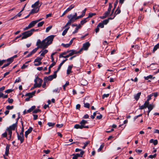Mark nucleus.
Wrapping results in <instances>:
<instances>
[{"mask_svg": "<svg viewBox=\"0 0 159 159\" xmlns=\"http://www.w3.org/2000/svg\"><path fill=\"white\" fill-rule=\"evenodd\" d=\"M54 36V35L49 36L42 42L40 39H38L36 44L37 47L30 52L31 54L32 55L39 48L43 49L47 48L49 45L52 43Z\"/></svg>", "mask_w": 159, "mask_h": 159, "instance_id": "obj_1", "label": "nucleus"}, {"mask_svg": "<svg viewBox=\"0 0 159 159\" xmlns=\"http://www.w3.org/2000/svg\"><path fill=\"white\" fill-rule=\"evenodd\" d=\"M77 16V13L75 12L73 15L71 14L67 16V18L69 19V20L65 25L63 27V28L64 29L65 28H66L67 25L70 26L71 23L74 22L76 20V16Z\"/></svg>", "mask_w": 159, "mask_h": 159, "instance_id": "obj_2", "label": "nucleus"}, {"mask_svg": "<svg viewBox=\"0 0 159 159\" xmlns=\"http://www.w3.org/2000/svg\"><path fill=\"white\" fill-rule=\"evenodd\" d=\"M88 123L87 121L84 120H82L80 122V125L76 124L74 125V128L76 129H82L84 128H89L88 126H85L86 124Z\"/></svg>", "mask_w": 159, "mask_h": 159, "instance_id": "obj_3", "label": "nucleus"}, {"mask_svg": "<svg viewBox=\"0 0 159 159\" xmlns=\"http://www.w3.org/2000/svg\"><path fill=\"white\" fill-rule=\"evenodd\" d=\"M35 30V29H32L29 31H25L22 33V35L23 36L21 38V40L25 39L31 36Z\"/></svg>", "mask_w": 159, "mask_h": 159, "instance_id": "obj_4", "label": "nucleus"}, {"mask_svg": "<svg viewBox=\"0 0 159 159\" xmlns=\"http://www.w3.org/2000/svg\"><path fill=\"white\" fill-rule=\"evenodd\" d=\"M43 81V80L42 79L37 77H36L34 80L35 83L34 85L33 88L37 87L39 88L40 87Z\"/></svg>", "mask_w": 159, "mask_h": 159, "instance_id": "obj_5", "label": "nucleus"}, {"mask_svg": "<svg viewBox=\"0 0 159 159\" xmlns=\"http://www.w3.org/2000/svg\"><path fill=\"white\" fill-rule=\"evenodd\" d=\"M57 72L55 71L53 75L45 77L44 79V81H51L53 79L56 78L57 77Z\"/></svg>", "mask_w": 159, "mask_h": 159, "instance_id": "obj_6", "label": "nucleus"}, {"mask_svg": "<svg viewBox=\"0 0 159 159\" xmlns=\"http://www.w3.org/2000/svg\"><path fill=\"white\" fill-rule=\"evenodd\" d=\"M42 58L38 57L35 59L34 61V65L35 66H38L42 64L41 61Z\"/></svg>", "mask_w": 159, "mask_h": 159, "instance_id": "obj_7", "label": "nucleus"}, {"mask_svg": "<svg viewBox=\"0 0 159 159\" xmlns=\"http://www.w3.org/2000/svg\"><path fill=\"white\" fill-rule=\"evenodd\" d=\"M81 50H80L78 52H77L76 51L74 50H68V51L69 52L68 53H69L68 54V55L69 56V57L71 56H72L73 55L75 54H76L80 52L81 51Z\"/></svg>", "mask_w": 159, "mask_h": 159, "instance_id": "obj_8", "label": "nucleus"}, {"mask_svg": "<svg viewBox=\"0 0 159 159\" xmlns=\"http://www.w3.org/2000/svg\"><path fill=\"white\" fill-rule=\"evenodd\" d=\"M12 58H10L8 59L7 61L8 62L7 64H4L2 67V68L3 69V68L7 66H9L12 62Z\"/></svg>", "mask_w": 159, "mask_h": 159, "instance_id": "obj_9", "label": "nucleus"}, {"mask_svg": "<svg viewBox=\"0 0 159 159\" xmlns=\"http://www.w3.org/2000/svg\"><path fill=\"white\" fill-rule=\"evenodd\" d=\"M90 43L89 42H87L84 43L83 45L82 48L80 50H82V49H83L85 50H88V48L90 46Z\"/></svg>", "mask_w": 159, "mask_h": 159, "instance_id": "obj_10", "label": "nucleus"}, {"mask_svg": "<svg viewBox=\"0 0 159 159\" xmlns=\"http://www.w3.org/2000/svg\"><path fill=\"white\" fill-rule=\"evenodd\" d=\"M17 135V138L18 140H20V143H22L24 142V136L19 135L18 133L16 132Z\"/></svg>", "mask_w": 159, "mask_h": 159, "instance_id": "obj_11", "label": "nucleus"}, {"mask_svg": "<svg viewBox=\"0 0 159 159\" xmlns=\"http://www.w3.org/2000/svg\"><path fill=\"white\" fill-rule=\"evenodd\" d=\"M39 1H38L36 2L34 4L32 5L31 7L32 8L39 7V9L40 7L42 5V3L40 4L39 6Z\"/></svg>", "mask_w": 159, "mask_h": 159, "instance_id": "obj_12", "label": "nucleus"}, {"mask_svg": "<svg viewBox=\"0 0 159 159\" xmlns=\"http://www.w3.org/2000/svg\"><path fill=\"white\" fill-rule=\"evenodd\" d=\"M33 128L31 127H29V129L28 130L25 132V136L26 138H27L28 135L32 131Z\"/></svg>", "mask_w": 159, "mask_h": 159, "instance_id": "obj_13", "label": "nucleus"}, {"mask_svg": "<svg viewBox=\"0 0 159 159\" xmlns=\"http://www.w3.org/2000/svg\"><path fill=\"white\" fill-rule=\"evenodd\" d=\"M39 7L34 8L33 9L31 10L30 14H33L38 12L39 10Z\"/></svg>", "mask_w": 159, "mask_h": 159, "instance_id": "obj_14", "label": "nucleus"}, {"mask_svg": "<svg viewBox=\"0 0 159 159\" xmlns=\"http://www.w3.org/2000/svg\"><path fill=\"white\" fill-rule=\"evenodd\" d=\"M35 93V91H33L31 93H29L26 94L25 95V96L28 97L30 98H31L33 97V96L34 95Z\"/></svg>", "mask_w": 159, "mask_h": 159, "instance_id": "obj_15", "label": "nucleus"}, {"mask_svg": "<svg viewBox=\"0 0 159 159\" xmlns=\"http://www.w3.org/2000/svg\"><path fill=\"white\" fill-rule=\"evenodd\" d=\"M115 17V16H114L113 18L110 17L107 19L103 21L102 23L104 25H106L108 23L110 20H112Z\"/></svg>", "mask_w": 159, "mask_h": 159, "instance_id": "obj_16", "label": "nucleus"}, {"mask_svg": "<svg viewBox=\"0 0 159 159\" xmlns=\"http://www.w3.org/2000/svg\"><path fill=\"white\" fill-rule=\"evenodd\" d=\"M48 52V51L47 49L41 50L39 53H41L40 56L42 57H44V55L47 53Z\"/></svg>", "mask_w": 159, "mask_h": 159, "instance_id": "obj_17", "label": "nucleus"}, {"mask_svg": "<svg viewBox=\"0 0 159 159\" xmlns=\"http://www.w3.org/2000/svg\"><path fill=\"white\" fill-rule=\"evenodd\" d=\"M56 64L55 62H52L49 67V72H46L45 74H49L51 72V68H52L53 66L55 65Z\"/></svg>", "mask_w": 159, "mask_h": 159, "instance_id": "obj_18", "label": "nucleus"}, {"mask_svg": "<svg viewBox=\"0 0 159 159\" xmlns=\"http://www.w3.org/2000/svg\"><path fill=\"white\" fill-rule=\"evenodd\" d=\"M17 121H16V123L13 124L11 126H10L9 128H8L7 129H9L11 130H15L16 127L17 126Z\"/></svg>", "mask_w": 159, "mask_h": 159, "instance_id": "obj_19", "label": "nucleus"}, {"mask_svg": "<svg viewBox=\"0 0 159 159\" xmlns=\"http://www.w3.org/2000/svg\"><path fill=\"white\" fill-rule=\"evenodd\" d=\"M73 67V65H70L68 67L67 70V75H69L70 73L72 72L71 70Z\"/></svg>", "mask_w": 159, "mask_h": 159, "instance_id": "obj_20", "label": "nucleus"}, {"mask_svg": "<svg viewBox=\"0 0 159 159\" xmlns=\"http://www.w3.org/2000/svg\"><path fill=\"white\" fill-rule=\"evenodd\" d=\"M70 26L67 25L66 28H66V29L63 31L62 35V36H64L67 33L68 30L70 28Z\"/></svg>", "mask_w": 159, "mask_h": 159, "instance_id": "obj_21", "label": "nucleus"}, {"mask_svg": "<svg viewBox=\"0 0 159 159\" xmlns=\"http://www.w3.org/2000/svg\"><path fill=\"white\" fill-rule=\"evenodd\" d=\"M10 148V146L8 145H7L6 148V151L5 152V155L6 156H8L9 152V150Z\"/></svg>", "mask_w": 159, "mask_h": 159, "instance_id": "obj_22", "label": "nucleus"}, {"mask_svg": "<svg viewBox=\"0 0 159 159\" xmlns=\"http://www.w3.org/2000/svg\"><path fill=\"white\" fill-rule=\"evenodd\" d=\"M149 142L150 143H153L154 145H157L158 143V141L157 140H154L153 139H151L150 140Z\"/></svg>", "mask_w": 159, "mask_h": 159, "instance_id": "obj_23", "label": "nucleus"}, {"mask_svg": "<svg viewBox=\"0 0 159 159\" xmlns=\"http://www.w3.org/2000/svg\"><path fill=\"white\" fill-rule=\"evenodd\" d=\"M81 27V25L79 24L78 26H77V27H76L75 30L72 32V34H74L75 33H77L78 32L79 29Z\"/></svg>", "mask_w": 159, "mask_h": 159, "instance_id": "obj_24", "label": "nucleus"}, {"mask_svg": "<svg viewBox=\"0 0 159 159\" xmlns=\"http://www.w3.org/2000/svg\"><path fill=\"white\" fill-rule=\"evenodd\" d=\"M141 94V92H139L134 96V99L137 101L138 100Z\"/></svg>", "mask_w": 159, "mask_h": 159, "instance_id": "obj_25", "label": "nucleus"}, {"mask_svg": "<svg viewBox=\"0 0 159 159\" xmlns=\"http://www.w3.org/2000/svg\"><path fill=\"white\" fill-rule=\"evenodd\" d=\"M37 23L36 20L33 21L30 23L29 25L30 26V27L31 28L34 26Z\"/></svg>", "mask_w": 159, "mask_h": 159, "instance_id": "obj_26", "label": "nucleus"}, {"mask_svg": "<svg viewBox=\"0 0 159 159\" xmlns=\"http://www.w3.org/2000/svg\"><path fill=\"white\" fill-rule=\"evenodd\" d=\"M155 78V77H153V76L152 75H150L148 76H144V78L145 80H148L149 79H154Z\"/></svg>", "mask_w": 159, "mask_h": 159, "instance_id": "obj_27", "label": "nucleus"}, {"mask_svg": "<svg viewBox=\"0 0 159 159\" xmlns=\"http://www.w3.org/2000/svg\"><path fill=\"white\" fill-rule=\"evenodd\" d=\"M89 19H88V18H84V20H82L80 21V24L81 25H83L84 24L86 23L88 20Z\"/></svg>", "mask_w": 159, "mask_h": 159, "instance_id": "obj_28", "label": "nucleus"}, {"mask_svg": "<svg viewBox=\"0 0 159 159\" xmlns=\"http://www.w3.org/2000/svg\"><path fill=\"white\" fill-rule=\"evenodd\" d=\"M7 130L8 131V134L9 135V137L8 140H10L11 139V137L12 134V131L9 129H7Z\"/></svg>", "mask_w": 159, "mask_h": 159, "instance_id": "obj_29", "label": "nucleus"}, {"mask_svg": "<svg viewBox=\"0 0 159 159\" xmlns=\"http://www.w3.org/2000/svg\"><path fill=\"white\" fill-rule=\"evenodd\" d=\"M75 7V5L73 4H71L70 6L68 8L66 9V11H70L72 9H73Z\"/></svg>", "mask_w": 159, "mask_h": 159, "instance_id": "obj_30", "label": "nucleus"}, {"mask_svg": "<svg viewBox=\"0 0 159 159\" xmlns=\"http://www.w3.org/2000/svg\"><path fill=\"white\" fill-rule=\"evenodd\" d=\"M36 107L35 106H32L30 109L27 110V112L30 113L33 111L35 108Z\"/></svg>", "mask_w": 159, "mask_h": 159, "instance_id": "obj_31", "label": "nucleus"}, {"mask_svg": "<svg viewBox=\"0 0 159 159\" xmlns=\"http://www.w3.org/2000/svg\"><path fill=\"white\" fill-rule=\"evenodd\" d=\"M159 47V43L157 44L154 47L152 52H155L157 50Z\"/></svg>", "mask_w": 159, "mask_h": 159, "instance_id": "obj_32", "label": "nucleus"}, {"mask_svg": "<svg viewBox=\"0 0 159 159\" xmlns=\"http://www.w3.org/2000/svg\"><path fill=\"white\" fill-rule=\"evenodd\" d=\"M84 107L87 108H89L90 107V104L89 103L86 102L85 103V102L84 101Z\"/></svg>", "mask_w": 159, "mask_h": 159, "instance_id": "obj_33", "label": "nucleus"}, {"mask_svg": "<svg viewBox=\"0 0 159 159\" xmlns=\"http://www.w3.org/2000/svg\"><path fill=\"white\" fill-rule=\"evenodd\" d=\"M104 146V145L103 143L101 145L100 147V148L98 149V152H100L102 149L103 148Z\"/></svg>", "mask_w": 159, "mask_h": 159, "instance_id": "obj_34", "label": "nucleus"}, {"mask_svg": "<svg viewBox=\"0 0 159 159\" xmlns=\"http://www.w3.org/2000/svg\"><path fill=\"white\" fill-rule=\"evenodd\" d=\"M154 107V105L153 104H149L148 106L147 107L148 109H150L151 110H152L153 107Z\"/></svg>", "mask_w": 159, "mask_h": 159, "instance_id": "obj_35", "label": "nucleus"}, {"mask_svg": "<svg viewBox=\"0 0 159 159\" xmlns=\"http://www.w3.org/2000/svg\"><path fill=\"white\" fill-rule=\"evenodd\" d=\"M55 124V123H52V122H48L47 123V125L49 126V127H53Z\"/></svg>", "mask_w": 159, "mask_h": 159, "instance_id": "obj_36", "label": "nucleus"}, {"mask_svg": "<svg viewBox=\"0 0 159 159\" xmlns=\"http://www.w3.org/2000/svg\"><path fill=\"white\" fill-rule=\"evenodd\" d=\"M64 63L62 61L60 64L59 65V66L57 69V70L55 71L57 73L58 72V71L60 70L61 69V66H62V65Z\"/></svg>", "mask_w": 159, "mask_h": 159, "instance_id": "obj_37", "label": "nucleus"}, {"mask_svg": "<svg viewBox=\"0 0 159 159\" xmlns=\"http://www.w3.org/2000/svg\"><path fill=\"white\" fill-rule=\"evenodd\" d=\"M95 15H96L95 13H89V14L87 18H88V19L89 18H91L93 16H95Z\"/></svg>", "mask_w": 159, "mask_h": 159, "instance_id": "obj_38", "label": "nucleus"}, {"mask_svg": "<svg viewBox=\"0 0 159 159\" xmlns=\"http://www.w3.org/2000/svg\"><path fill=\"white\" fill-rule=\"evenodd\" d=\"M44 21H42L39 23L38 24V27H40L42 26L44 24Z\"/></svg>", "mask_w": 159, "mask_h": 159, "instance_id": "obj_39", "label": "nucleus"}, {"mask_svg": "<svg viewBox=\"0 0 159 159\" xmlns=\"http://www.w3.org/2000/svg\"><path fill=\"white\" fill-rule=\"evenodd\" d=\"M52 25H50V26H49L48 27H47L46 28V32H48L52 28Z\"/></svg>", "mask_w": 159, "mask_h": 159, "instance_id": "obj_40", "label": "nucleus"}, {"mask_svg": "<svg viewBox=\"0 0 159 159\" xmlns=\"http://www.w3.org/2000/svg\"><path fill=\"white\" fill-rule=\"evenodd\" d=\"M121 12V11L120 9H118V8L116 11L115 13V15H117L118 14H119Z\"/></svg>", "mask_w": 159, "mask_h": 159, "instance_id": "obj_41", "label": "nucleus"}, {"mask_svg": "<svg viewBox=\"0 0 159 159\" xmlns=\"http://www.w3.org/2000/svg\"><path fill=\"white\" fill-rule=\"evenodd\" d=\"M60 89H59L58 88H57L53 90V93H58L60 92Z\"/></svg>", "mask_w": 159, "mask_h": 159, "instance_id": "obj_42", "label": "nucleus"}, {"mask_svg": "<svg viewBox=\"0 0 159 159\" xmlns=\"http://www.w3.org/2000/svg\"><path fill=\"white\" fill-rule=\"evenodd\" d=\"M97 26H98L99 28L100 27L101 28H103L104 27V25H103V24L102 23H100L98 24Z\"/></svg>", "mask_w": 159, "mask_h": 159, "instance_id": "obj_43", "label": "nucleus"}, {"mask_svg": "<svg viewBox=\"0 0 159 159\" xmlns=\"http://www.w3.org/2000/svg\"><path fill=\"white\" fill-rule=\"evenodd\" d=\"M14 108V106H7L6 107V109L8 110H11L13 109Z\"/></svg>", "mask_w": 159, "mask_h": 159, "instance_id": "obj_44", "label": "nucleus"}, {"mask_svg": "<svg viewBox=\"0 0 159 159\" xmlns=\"http://www.w3.org/2000/svg\"><path fill=\"white\" fill-rule=\"evenodd\" d=\"M109 96V94H104L102 96V98L103 99H104L105 98H107Z\"/></svg>", "mask_w": 159, "mask_h": 159, "instance_id": "obj_45", "label": "nucleus"}, {"mask_svg": "<svg viewBox=\"0 0 159 159\" xmlns=\"http://www.w3.org/2000/svg\"><path fill=\"white\" fill-rule=\"evenodd\" d=\"M89 143V141H87V142H85V143H84V145L83 147V149L85 148L87 146V145Z\"/></svg>", "mask_w": 159, "mask_h": 159, "instance_id": "obj_46", "label": "nucleus"}, {"mask_svg": "<svg viewBox=\"0 0 159 159\" xmlns=\"http://www.w3.org/2000/svg\"><path fill=\"white\" fill-rule=\"evenodd\" d=\"M62 45L64 47H65V48H68L70 46V45L69 44V43L66 44L62 43Z\"/></svg>", "mask_w": 159, "mask_h": 159, "instance_id": "obj_47", "label": "nucleus"}, {"mask_svg": "<svg viewBox=\"0 0 159 159\" xmlns=\"http://www.w3.org/2000/svg\"><path fill=\"white\" fill-rule=\"evenodd\" d=\"M69 84V82L68 81H66V84L63 85V89L64 90H65V87Z\"/></svg>", "mask_w": 159, "mask_h": 159, "instance_id": "obj_48", "label": "nucleus"}, {"mask_svg": "<svg viewBox=\"0 0 159 159\" xmlns=\"http://www.w3.org/2000/svg\"><path fill=\"white\" fill-rule=\"evenodd\" d=\"M13 90L12 89H8L7 90H6L5 91V92L7 93H9L12 92L13 91Z\"/></svg>", "mask_w": 159, "mask_h": 159, "instance_id": "obj_49", "label": "nucleus"}, {"mask_svg": "<svg viewBox=\"0 0 159 159\" xmlns=\"http://www.w3.org/2000/svg\"><path fill=\"white\" fill-rule=\"evenodd\" d=\"M146 107H147L149 104V101L147 100V101L145 102L144 104Z\"/></svg>", "mask_w": 159, "mask_h": 159, "instance_id": "obj_50", "label": "nucleus"}, {"mask_svg": "<svg viewBox=\"0 0 159 159\" xmlns=\"http://www.w3.org/2000/svg\"><path fill=\"white\" fill-rule=\"evenodd\" d=\"M146 107H147L144 104L143 105L140 106L139 107V109H143Z\"/></svg>", "mask_w": 159, "mask_h": 159, "instance_id": "obj_51", "label": "nucleus"}, {"mask_svg": "<svg viewBox=\"0 0 159 159\" xmlns=\"http://www.w3.org/2000/svg\"><path fill=\"white\" fill-rule=\"evenodd\" d=\"M156 156V154H155L153 155H150L148 156V157L150 158H155Z\"/></svg>", "mask_w": 159, "mask_h": 159, "instance_id": "obj_52", "label": "nucleus"}, {"mask_svg": "<svg viewBox=\"0 0 159 159\" xmlns=\"http://www.w3.org/2000/svg\"><path fill=\"white\" fill-rule=\"evenodd\" d=\"M142 116V114H139V115H138L137 116H135L134 118V121H135L139 117H140V116Z\"/></svg>", "mask_w": 159, "mask_h": 159, "instance_id": "obj_53", "label": "nucleus"}, {"mask_svg": "<svg viewBox=\"0 0 159 159\" xmlns=\"http://www.w3.org/2000/svg\"><path fill=\"white\" fill-rule=\"evenodd\" d=\"M96 114V112L93 113V115L91 116V117L92 119H93L94 118Z\"/></svg>", "mask_w": 159, "mask_h": 159, "instance_id": "obj_54", "label": "nucleus"}, {"mask_svg": "<svg viewBox=\"0 0 159 159\" xmlns=\"http://www.w3.org/2000/svg\"><path fill=\"white\" fill-rule=\"evenodd\" d=\"M87 10V9L86 8H85L83 11H82V16H83V17L85 15V12H86V11Z\"/></svg>", "mask_w": 159, "mask_h": 159, "instance_id": "obj_55", "label": "nucleus"}, {"mask_svg": "<svg viewBox=\"0 0 159 159\" xmlns=\"http://www.w3.org/2000/svg\"><path fill=\"white\" fill-rule=\"evenodd\" d=\"M6 60H0V66H2L4 63L6 61Z\"/></svg>", "mask_w": 159, "mask_h": 159, "instance_id": "obj_56", "label": "nucleus"}, {"mask_svg": "<svg viewBox=\"0 0 159 159\" xmlns=\"http://www.w3.org/2000/svg\"><path fill=\"white\" fill-rule=\"evenodd\" d=\"M152 96H153V94H151L148 95V98L147 100L148 101L150 100L151 99V97Z\"/></svg>", "mask_w": 159, "mask_h": 159, "instance_id": "obj_57", "label": "nucleus"}, {"mask_svg": "<svg viewBox=\"0 0 159 159\" xmlns=\"http://www.w3.org/2000/svg\"><path fill=\"white\" fill-rule=\"evenodd\" d=\"M41 110L39 109H37L36 110H34L33 111V113H37L39 111H40Z\"/></svg>", "mask_w": 159, "mask_h": 159, "instance_id": "obj_58", "label": "nucleus"}, {"mask_svg": "<svg viewBox=\"0 0 159 159\" xmlns=\"http://www.w3.org/2000/svg\"><path fill=\"white\" fill-rule=\"evenodd\" d=\"M56 126L57 127H58L59 128H61L63 126V124H57V125H56Z\"/></svg>", "mask_w": 159, "mask_h": 159, "instance_id": "obj_59", "label": "nucleus"}, {"mask_svg": "<svg viewBox=\"0 0 159 159\" xmlns=\"http://www.w3.org/2000/svg\"><path fill=\"white\" fill-rule=\"evenodd\" d=\"M13 99H10V98H8V102L9 103H11L13 102Z\"/></svg>", "mask_w": 159, "mask_h": 159, "instance_id": "obj_60", "label": "nucleus"}, {"mask_svg": "<svg viewBox=\"0 0 159 159\" xmlns=\"http://www.w3.org/2000/svg\"><path fill=\"white\" fill-rule=\"evenodd\" d=\"M102 117V116L101 114H100L99 116H98L96 117L97 119H101Z\"/></svg>", "mask_w": 159, "mask_h": 159, "instance_id": "obj_61", "label": "nucleus"}, {"mask_svg": "<svg viewBox=\"0 0 159 159\" xmlns=\"http://www.w3.org/2000/svg\"><path fill=\"white\" fill-rule=\"evenodd\" d=\"M20 81H21L20 79V78L19 77L17 79H16V80L15 81V83H18L20 82Z\"/></svg>", "mask_w": 159, "mask_h": 159, "instance_id": "obj_62", "label": "nucleus"}, {"mask_svg": "<svg viewBox=\"0 0 159 159\" xmlns=\"http://www.w3.org/2000/svg\"><path fill=\"white\" fill-rule=\"evenodd\" d=\"M28 66V65H26L25 64H24L22 66L21 68L22 69H25Z\"/></svg>", "mask_w": 159, "mask_h": 159, "instance_id": "obj_63", "label": "nucleus"}, {"mask_svg": "<svg viewBox=\"0 0 159 159\" xmlns=\"http://www.w3.org/2000/svg\"><path fill=\"white\" fill-rule=\"evenodd\" d=\"M7 135V133L6 132H5L2 134V136L3 137H6Z\"/></svg>", "mask_w": 159, "mask_h": 159, "instance_id": "obj_64", "label": "nucleus"}]
</instances>
